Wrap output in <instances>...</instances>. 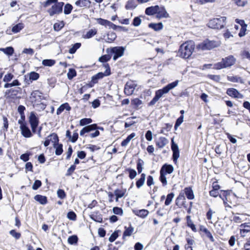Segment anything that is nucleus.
I'll list each match as a JSON object with an SVG mask.
<instances>
[{
	"label": "nucleus",
	"instance_id": "1",
	"mask_svg": "<svg viewBox=\"0 0 250 250\" xmlns=\"http://www.w3.org/2000/svg\"><path fill=\"white\" fill-rule=\"evenodd\" d=\"M195 48L194 42L189 41L183 43L180 47L177 55L184 59L189 58Z\"/></svg>",
	"mask_w": 250,
	"mask_h": 250
},
{
	"label": "nucleus",
	"instance_id": "2",
	"mask_svg": "<svg viewBox=\"0 0 250 250\" xmlns=\"http://www.w3.org/2000/svg\"><path fill=\"white\" fill-rule=\"evenodd\" d=\"M20 119L18 120V124L20 125V128L21 135L25 138L32 137V132L25 121V114H21Z\"/></svg>",
	"mask_w": 250,
	"mask_h": 250
},
{
	"label": "nucleus",
	"instance_id": "3",
	"mask_svg": "<svg viewBox=\"0 0 250 250\" xmlns=\"http://www.w3.org/2000/svg\"><path fill=\"white\" fill-rule=\"evenodd\" d=\"M236 59L232 55H229L223 58L221 62H217L213 65V68L215 69H221L229 67L234 65L236 62Z\"/></svg>",
	"mask_w": 250,
	"mask_h": 250
},
{
	"label": "nucleus",
	"instance_id": "4",
	"mask_svg": "<svg viewBox=\"0 0 250 250\" xmlns=\"http://www.w3.org/2000/svg\"><path fill=\"white\" fill-rule=\"evenodd\" d=\"M171 89H172V83H168L162 89L156 90L154 97L152 100L148 103V105L149 106L154 105L161 97H163L165 94L167 93Z\"/></svg>",
	"mask_w": 250,
	"mask_h": 250
},
{
	"label": "nucleus",
	"instance_id": "5",
	"mask_svg": "<svg viewBox=\"0 0 250 250\" xmlns=\"http://www.w3.org/2000/svg\"><path fill=\"white\" fill-rule=\"evenodd\" d=\"M172 173V165L165 164L160 169V176L159 179L162 182L163 186L167 184V180L166 178V175L167 174H170Z\"/></svg>",
	"mask_w": 250,
	"mask_h": 250
},
{
	"label": "nucleus",
	"instance_id": "6",
	"mask_svg": "<svg viewBox=\"0 0 250 250\" xmlns=\"http://www.w3.org/2000/svg\"><path fill=\"white\" fill-rule=\"evenodd\" d=\"M220 44V42H219L206 39L202 42L199 43L197 45V48L203 50H210L219 46Z\"/></svg>",
	"mask_w": 250,
	"mask_h": 250
},
{
	"label": "nucleus",
	"instance_id": "7",
	"mask_svg": "<svg viewBox=\"0 0 250 250\" xmlns=\"http://www.w3.org/2000/svg\"><path fill=\"white\" fill-rule=\"evenodd\" d=\"M28 122L31 128L32 134H36L39 124V119L35 112H30L28 117Z\"/></svg>",
	"mask_w": 250,
	"mask_h": 250
},
{
	"label": "nucleus",
	"instance_id": "8",
	"mask_svg": "<svg viewBox=\"0 0 250 250\" xmlns=\"http://www.w3.org/2000/svg\"><path fill=\"white\" fill-rule=\"evenodd\" d=\"M226 20V18L225 17L214 18L209 21L208 25L209 28L212 29H221L224 27Z\"/></svg>",
	"mask_w": 250,
	"mask_h": 250
},
{
	"label": "nucleus",
	"instance_id": "9",
	"mask_svg": "<svg viewBox=\"0 0 250 250\" xmlns=\"http://www.w3.org/2000/svg\"><path fill=\"white\" fill-rule=\"evenodd\" d=\"M103 66L106 68L104 73L99 72L97 74L93 76L91 78L92 83H97L98 80L102 79L104 76H108L111 74L110 68L108 63H104Z\"/></svg>",
	"mask_w": 250,
	"mask_h": 250
},
{
	"label": "nucleus",
	"instance_id": "10",
	"mask_svg": "<svg viewBox=\"0 0 250 250\" xmlns=\"http://www.w3.org/2000/svg\"><path fill=\"white\" fill-rule=\"evenodd\" d=\"M64 5V2H58L52 6L51 8L47 10L50 16H53L55 14H60L62 12V8Z\"/></svg>",
	"mask_w": 250,
	"mask_h": 250
},
{
	"label": "nucleus",
	"instance_id": "11",
	"mask_svg": "<svg viewBox=\"0 0 250 250\" xmlns=\"http://www.w3.org/2000/svg\"><path fill=\"white\" fill-rule=\"evenodd\" d=\"M21 88L19 87L10 88L5 91L4 96L7 99H14L18 94H21Z\"/></svg>",
	"mask_w": 250,
	"mask_h": 250
},
{
	"label": "nucleus",
	"instance_id": "12",
	"mask_svg": "<svg viewBox=\"0 0 250 250\" xmlns=\"http://www.w3.org/2000/svg\"><path fill=\"white\" fill-rule=\"evenodd\" d=\"M110 50V53L114 54L113 59L116 61L124 55L125 48L123 46H115L111 48Z\"/></svg>",
	"mask_w": 250,
	"mask_h": 250
},
{
	"label": "nucleus",
	"instance_id": "13",
	"mask_svg": "<svg viewBox=\"0 0 250 250\" xmlns=\"http://www.w3.org/2000/svg\"><path fill=\"white\" fill-rule=\"evenodd\" d=\"M42 94V93L39 90H35L31 93L30 99L33 104L40 102L42 100L44 99V97Z\"/></svg>",
	"mask_w": 250,
	"mask_h": 250
},
{
	"label": "nucleus",
	"instance_id": "14",
	"mask_svg": "<svg viewBox=\"0 0 250 250\" xmlns=\"http://www.w3.org/2000/svg\"><path fill=\"white\" fill-rule=\"evenodd\" d=\"M25 81L27 84H30L29 81L31 83L33 81L37 80L40 77V74L35 71H32L30 73L24 76Z\"/></svg>",
	"mask_w": 250,
	"mask_h": 250
},
{
	"label": "nucleus",
	"instance_id": "15",
	"mask_svg": "<svg viewBox=\"0 0 250 250\" xmlns=\"http://www.w3.org/2000/svg\"><path fill=\"white\" fill-rule=\"evenodd\" d=\"M97 127V125L96 124L86 125L81 129L80 135V136H83L86 133H89L90 131L96 130Z\"/></svg>",
	"mask_w": 250,
	"mask_h": 250
},
{
	"label": "nucleus",
	"instance_id": "16",
	"mask_svg": "<svg viewBox=\"0 0 250 250\" xmlns=\"http://www.w3.org/2000/svg\"><path fill=\"white\" fill-rule=\"evenodd\" d=\"M227 94L229 96L236 98L242 99L243 95L235 88H229L227 91Z\"/></svg>",
	"mask_w": 250,
	"mask_h": 250
},
{
	"label": "nucleus",
	"instance_id": "17",
	"mask_svg": "<svg viewBox=\"0 0 250 250\" xmlns=\"http://www.w3.org/2000/svg\"><path fill=\"white\" fill-rule=\"evenodd\" d=\"M89 216L90 218L95 222L98 223L103 222L102 215L100 213L99 211H93Z\"/></svg>",
	"mask_w": 250,
	"mask_h": 250
},
{
	"label": "nucleus",
	"instance_id": "18",
	"mask_svg": "<svg viewBox=\"0 0 250 250\" xmlns=\"http://www.w3.org/2000/svg\"><path fill=\"white\" fill-rule=\"evenodd\" d=\"M136 85L134 83H127L124 88L125 93L127 95H130L133 94Z\"/></svg>",
	"mask_w": 250,
	"mask_h": 250
},
{
	"label": "nucleus",
	"instance_id": "19",
	"mask_svg": "<svg viewBox=\"0 0 250 250\" xmlns=\"http://www.w3.org/2000/svg\"><path fill=\"white\" fill-rule=\"evenodd\" d=\"M169 16L165 8L163 6H159V9L157 10L156 15V18L160 19L163 18H167Z\"/></svg>",
	"mask_w": 250,
	"mask_h": 250
},
{
	"label": "nucleus",
	"instance_id": "20",
	"mask_svg": "<svg viewBox=\"0 0 250 250\" xmlns=\"http://www.w3.org/2000/svg\"><path fill=\"white\" fill-rule=\"evenodd\" d=\"M159 9V5L151 6L147 7L145 10V14L148 16L157 14V10Z\"/></svg>",
	"mask_w": 250,
	"mask_h": 250
},
{
	"label": "nucleus",
	"instance_id": "21",
	"mask_svg": "<svg viewBox=\"0 0 250 250\" xmlns=\"http://www.w3.org/2000/svg\"><path fill=\"white\" fill-rule=\"evenodd\" d=\"M180 154L178 146L173 141V161L175 164L177 163V160Z\"/></svg>",
	"mask_w": 250,
	"mask_h": 250
},
{
	"label": "nucleus",
	"instance_id": "22",
	"mask_svg": "<svg viewBox=\"0 0 250 250\" xmlns=\"http://www.w3.org/2000/svg\"><path fill=\"white\" fill-rule=\"evenodd\" d=\"M71 107L67 103L62 104L57 110V114L58 115L61 114L64 109L69 111L71 110Z\"/></svg>",
	"mask_w": 250,
	"mask_h": 250
},
{
	"label": "nucleus",
	"instance_id": "23",
	"mask_svg": "<svg viewBox=\"0 0 250 250\" xmlns=\"http://www.w3.org/2000/svg\"><path fill=\"white\" fill-rule=\"evenodd\" d=\"M240 234L242 236H245L246 233L250 232V223H244L240 225Z\"/></svg>",
	"mask_w": 250,
	"mask_h": 250
},
{
	"label": "nucleus",
	"instance_id": "24",
	"mask_svg": "<svg viewBox=\"0 0 250 250\" xmlns=\"http://www.w3.org/2000/svg\"><path fill=\"white\" fill-rule=\"evenodd\" d=\"M34 199L42 205H45L47 203V198L45 196L37 194L34 196Z\"/></svg>",
	"mask_w": 250,
	"mask_h": 250
},
{
	"label": "nucleus",
	"instance_id": "25",
	"mask_svg": "<svg viewBox=\"0 0 250 250\" xmlns=\"http://www.w3.org/2000/svg\"><path fill=\"white\" fill-rule=\"evenodd\" d=\"M75 4L80 7H88L91 4V1L89 0H78Z\"/></svg>",
	"mask_w": 250,
	"mask_h": 250
},
{
	"label": "nucleus",
	"instance_id": "26",
	"mask_svg": "<svg viewBox=\"0 0 250 250\" xmlns=\"http://www.w3.org/2000/svg\"><path fill=\"white\" fill-rule=\"evenodd\" d=\"M148 26L149 28L153 29L154 31H159L163 28V24L162 22L158 23H150L148 24Z\"/></svg>",
	"mask_w": 250,
	"mask_h": 250
},
{
	"label": "nucleus",
	"instance_id": "27",
	"mask_svg": "<svg viewBox=\"0 0 250 250\" xmlns=\"http://www.w3.org/2000/svg\"><path fill=\"white\" fill-rule=\"evenodd\" d=\"M133 212L135 215L143 218H144L146 216H147L149 212L147 210L145 209H142L140 210H133Z\"/></svg>",
	"mask_w": 250,
	"mask_h": 250
},
{
	"label": "nucleus",
	"instance_id": "28",
	"mask_svg": "<svg viewBox=\"0 0 250 250\" xmlns=\"http://www.w3.org/2000/svg\"><path fill=\"white\" fill-rule=\"evenodd\" d=\"M186 202L185 197L184 195H180L176 200V204L179 207L184 206L185 208H187L185 206V202Z\"/></svg>",
	"mask_w": 250,
	"mask_h": 250
},
{
	"label": "nucleus",
	"instance_id": "29",
	"mask_svg": "<svg viewBox=\"0 0 250 250\" xmlns=\"http://www.w3.org/2000/svg\"><path fill=\"white\" fill-rule=\"evenodd\" d=\"M245 215L244 214H236L231 219V221H233L236 223H240L244 221Z\"/></svg>",
	"mask_w": 250,
	"mask_h": 250
},
{
	"label": "nucleus",
	"instance_id": "30",
	"mask_svg": "<svg viewBox=\"0 0 250 250\" xmlns=\"http://www.w3.org/2000/svg\"><path fill=\"white\" fill-rule=\"evenodd\" d=\"M53 147L55 149V154L56 155H60L63 152V145L61 143H57L53 144Z\"/></svg>",
	"mask_w": 250,
	"mask_h": 250
},
{
	"label": "nucleus",
	"instance_id": "31",
	"mask_svg": "<svg viewBox=\"0 0 250 250\" xmlns=\"http://www.w3.org/2000/svg\"><path fill=\"white\" fill-rule=\"evenodd\" d=\"M136 0H128L125 6V9L127 10L135 9L137 6Z\"/></svg>",
	"mask_w": 250,
	"mask_h": 250
},
{
	"label": "nucleus",
	"instance_id": "32",
	"mask_svg": "<svg viewBox=\"0 0 250 250\" xmlns=\"http://www.w3.org/2000/svg\"><path fill=\"white\" fill-rule=\"evenodd\" d=\"M126 192V189H116L114 191V194L116 196V201H118L119 198H121L123 197L125 193Z\"/></svg>",
	"mask_w": 250,
	"mask_h": 250
},
{
	"label": "nucleus",
	"instance_id": "33",
	"mask_svg": "<svg viewBox=\"0 0 250 250\" xmlns=\"http://www.w3.org/2000/svg\"><path fill=\"white\" fill-rule=\"evenodd\" d=\"M0 51L3 52L5 54L9 56H12L14 52V48L12 46H9L6 48H0Z\"/></svg>",
	"mask_w": 250,
	"mask_h": 250
},
{
	"label": "nucleus",
	"instance_id": "34",
	"mask_svg": "<svg viewBox=\"0 0 250 250\" xmlns=\"http://www.w3.org/2000/svg\"><path fill=\"white\" fill-rule=\"evenodd\" d=\"M145 180L146 174L145 173H142L141 175V177L138 179L136 182V186L138 188H140L144 185Z\"/></svg>",
	"mask_w": 250,
	"mask_h": 250
},
{
	"label": "nucleus",
	"instance_id": "35",
	"mask_svg": "<svg viewBox=\"0 0 250 250\" xmlns=\"http://www.w3.org/2000/svg\"><path fill=\"white\" fill-rule=\"evenodd\" d=\"M227 79L229 81H230L232 82L240 83H244L243 80L240 77H239L237 76H228Z\"/></svg>",
	"mask_w": 250,
	"mask_h": 250
},
{
	"label": "nucleus",
	"instance_id": "36",
	"mask_svg": "<svg viewBox=\"0 0 250 250\" xmlns=\"http://www.w3.org/2000/svg\"><path fill=\"white\" fill-rule=\"evenodd\" d=\"M135 136V133L133 132L127 136V137L124 139L121 143L122 146H125L130 141V140Z\"/></svg>",
	"mask_w": 250,
	"mask_h": 250
},
{
	"label": "nucleus",
	"instance_id": "37",
	"mask_svg": "<svg viewBox=\"0 0 250 250\" xmlns=\"http://www.w3.org/2000/svg\"><path fill=\"white\" fill-rule=\"evenodd\" d=\"M125 230L123 233V237L130 236L134 230V228L131 226V224H129V227H125Z\"/></svg>",
	"mask_w": 250,
	"mask_h": 250
},
{
	"label": "nucleus",
	"instance_id": "38",
	"mask_svg": "<svg viewBox=\"0 0 250 250\" xmlns=\"http://www.w3.org/2000/svg\"><path fill=\"white\" fill-rule=\"evenodd\" d=\"M167 143V140L164 137H160L159 139L156 141L157 146L159 148H163Z\"/></svg>",
	"mask_w": 250,
	"mask_h": 250
},
{
	"label": "nucleus",
	"instance_id": "39",
	"mask_svg": "<svg viewBox=\"0 0 250 250\" xmlns=\"http://www.w3.org/2000/svg\"><path fill=\"white\" fill-rule=\"evenodd\" d=\"M97 30L95 29H91L89 30L85 35L83 36L84 39H90L93 37L94 35L97 34Z\"/></svg>",
	"mask_w": 250,
	"mask_h": 250
},
{
	"label": "nucleus",
	"instance_id": "40",
	"mask_svg": "<svg viewBox=\"0 0 250 250\" xmlns=\"http://www.w3.org/2000/svg\"><path fill=\"white\" fill-rule=\"evenodd\" d=\"M24 28V24L22 23H19L15 25L12 28V31L14 33L19 32Z\"/></svg>",
	"mask_w": 250,
	"mask_h": 250
},
{
	"label": "nucleus",
	"instance_id": "41",
	"mask_svg": "<svg viewBox=\"0 0 250 250\" xmlns=\"http://www.w3.org/2000/svg\"><path fill=\"white\" fill-rule=\"evenodd\" d=\"M21 83H20L18 80L16 79L14 80L12 83H6L4 85V87L5 88H7L9 87H11L13 86H20L21 85Z\"/></svg>",
	"mask_w": 250,
	"mask_h": 250
},
{
	"label": "nucleus",
	"instance_id": "42",
	"mask_svg": "<svg viewBox=\"0 0 250 250\" xmlns=\"http://www.w3.org/2000/svg\"><path fill=\"white\" fill-rule=\"evenodd\" d=\"M78 237L76 235H73L68 238V243L70 245L77 244L78 242Z\"/></svg>",
	"mask_w": 250,
	"mask_h": 250
},
{
	"label": "nucleus",
	"instance_id": "43",
	"mask_svg": "<svg viewBox=\"0 0 250 250\" xmlns=\"http://www.w3.org/2000/svg\"><path fill=\"white\" fill-rule=\"evenodd\" d=\"M55 61L52 59H44L42 61V64L46 66H52L55 64Z\"/></svg>",
	"mask_w": 250,
	"mask_h": 250
},
{
	"label": "nucleus",
	"instance_id": "44",
	"mask_svg": "<svg viewBox=\"0 0 250 250\" xmlns=\"http://www.w3.org/2000/svg\"><path fill=\"white\" fill-rule=\"evenodd\" d=\"M185 193L188 199L192 200L194 197L193 191L190 188H185Z\"/></svg>",
	"mask_w": 250,
	"mask_h": 250
},
{
	"label": "nucleus",
	"instance_id": "45",
	"mask_svg": "<svg viewBox=\"0 0 250 250\" xmlns=\"http://www.w3.org/2000/svg\"><path fill=\"white\" fill-rule=\"evenodd\" d=\"M200 230L204 232L206 234V236L208 237L212 242L214 241V239L212 234L207 228L202 227L200 228Z\"/></svg>",
	"mask_w": 250,
	"mask_h": 250
},
{
	"label": "nucleus",
	"instance_id": "46",
	"mask_svg": "<svg viewBox=\"0 0 250 250\" xmlns=\"http://www.w3.org/2000/svg\"><path fill=\"white\" fill-rule=\"evenodd\" d=\"M64 26V22L62 21L60 22H56L53 25V28L55 31H59L61 30Z\"/></svg>",
	"mask_w": 250,
	"mask_h": 250
},
{
	"label": "nucleus",
	"instance_id": "47",
	"mask_svg": "<svg viewBox=\"0 0 250 250\" xmlns=\"http://www.w3.org/2000/svg\"><path fill=\"white\" fill-rule=\"evenodd\" d=\"M81 46V43L79 42H77L73 45L72 47H71L69 50V53L70 54H74L77 50L79 49Z\"/></svg>",
	"mask_w": 250,
	"mask_h": 250
},
{
	"label": "nucleus",
	"instance_id": "48",
	"mask_svg": "<svg viewBox=\"0 0 250 250\" xmlns=\"http://www.w3.org/2000/svg\"><path fill=\"white\" fill-rule=\"evenodd\" d=\"M77 72L75 69L69 68L67 76L69 80H72L74 77L76 76Z\"/></svg>",
	"mask_w": 250,
	"mask_h": 250
},
{
	"label": "nucleus",
	"instance_id": "49",
	"mask_svg": "<svg viewBox=\"0 0 250 250\" xmlns=\"http://www.w3.org/2000/svg\"><path fill=\"white\" fill-rule=\"evenodd\" d=\"M49 137V139L51 140V141L53 143V144L59 143V139L57 134L56 133H52L50 135L48 136Z\"/></svg>",
	"mask_w": 250,
	"mask_h": 250
},
{
	"label": "nucleus",
	"instance_id": "50",
	"mask_svg": "<svg viewBox=\"0 0 250 250\" xmlns=\"http://www.w3.org/2000/svg\"><path fill=\"white\" fill-rule=\"evenodd\" d=\"M187 221L188 226L190 227L193 231L196 232L197 231L195 225L190 219V217L189 216H188L187 217Z\"/></svg>",
	"mask_w": 250,
	"mask_h": 250
},
{
	"label": "nucleus",
	"instance_id": "51",
	"mask_svg": "<svg viewBox=\"0 0 250 250\" xmlns=\"http://www.w3.org/2000/svg\"><path fill=\"white\" fill-rule=\"evenodd\" d=\"M129 173V177L130 179H133L137 175V172L134 169L127 168L125 169Z\"/></svg>",
	"mask_w": 250,
	"mask_h": 250
},
{
	"label": "nucleus",
	"instance_id": "52",
	"mask_svg": "<svg viewBox=\"0 0 250 250\" xmlns=\"http://www.w3.org/2000/svg\"><path fill=\"white\" fill-rule=\"evenodd\" d=\"M107 41L106 42H113L117 38L116 33L113 32L108 33L107 34Z\"/></svg>",
	"mask_w": 250,
	"mask_h": 250
},
{
	"label": "nucleus",
	"instance_id": "53",
	"mask_svg": "<svg viewBox=\"0 0 250 250\" xmlns=\"http://www.w3.org/2000/svg\"><path fill=\"white\" fill-rule=\"evenodd\" d=\"M92 120L91 118H83L80 121V125L84 126L91 124L92 122Z\"/></svg>",
	"mask_w": 250,
	"mask_h": 250
},
{
	"label": "nucleus",
	"instance_id": "54",
	"mask_svg": "<svg viewBox=\"0 0 250 250\" xmlns=\"http://www.w3.org/2000/svg\"><path fill=\"white\" fill-rule=\"evenodd\" d=\"M72 9V5L70 3H66L64 7V14L65 15H68L70 14Z\"/></svg>",
	"mask_w": 250,
	"mask_h": 250
},
{
	"label": "nucleus",
	"instance_id": "55",
	"mask_svg": "<svg viewBox=\"0 0 250 250\" xmlns=\"http://www.w3.org/2000/svg\"><path fill=\"white\" fill-rule=\"evenodd\" d=\"M32 155V153L30 152H27L25 153L21 154L20 156V159L23 162H27L29 159L30 156Z\"/></svg>",
	"mask_w": 250,
	"mask_h": 250
},
{
	"label": "nucleus",
	"instance_id": "56",
	"mask_svg": "<svg viewBox=\"0 0 250 250\" xmlns=\"http://www.w3.org/2000/svg\"><path fill=\"white\" fill-rule=\"evenodd\" d=\"M111 58V57L110 55H104L99 58V61L103 63H105L109 61Z\"/></svg>",
	"mask_w": 250,
	"mask_h": 250
},
{
	"label": "nucleus",
	"instance_id": "57",
	"mask_svg": "<svg viewBox=\"0 0 250 250\" xmlns=\"http://www.w3.org/2000/svg\"><path fill=\"white\" fill-rule=\"evenodd\" d=\"M144 161L141 159H139L137 163V169L138 170V173H141L143 170V165L144 164Z\"/></svg>",
	"mask_w": 250,
	"mask_h": 250
},
{
	"label": "nucleus",
	"instance_id": "58",
	"mask_svg": "<svg viewBox=\"0 0 250 250\" xmlns=\"http://www.w3.org/2000/svg\"><path fill=\"white\" fill-rule=\"evenodd\" d=\"M112 211L114 214L119 215H122L124 212L123 209L121 208L118 207H114Z\"/></svg>",
	"mask_w": 250,
	"mask_h": 250
},
{
	"label": "nucleus",
	"instance_id": "59",
	"mask_svg": "<svg viewBox=\"0 0 250 250\" xmlns=\"http://www.w3.org/2000/svg\"><path fill=\"white\" fill-rule=\"evenodd\" d=\"M33 106L36 107H38L40 110H43L46 106V104L40 102H37L33 104Z\"/></svg>",
	"mask_w": 250,
	"mask_h": 250
},
{
	"label": "nucleus",
	"instance_id": "60",
	"mask_svg": "<svg viewBox=\"0 0 250 250\" xmlns=\"http://www.w3.org/2000/svg\"><path fill=\"white\" fill-rule=\"evenodd\" d=\"M67 217L70 220L75 221L77 218V215L74 211H70L67 214Z\"/></svg>",
	"mask_w": 250,
	"mask_h": 250
},
{
	"label": "nucleus",
	"instance_id": "61",
	"mask_svg": "<svg viewBox=\"0 0 250 250\" xmlns=\"http://www.w3.org/2000/svg\"><path fill=\"white\" fill-rule=\"evenodd\" d=\"M141 22L142 20L140 17H135L133 20L132 24L134 26H138L141 24Z\"/></svg>",
	"mask_w": 250,
	"mask_h": 250
},
{
	"label": "nucleus",
	"instance_id": "62",
	"mask_svg": "<svg viewBox=\"0 0 250 250\" xmlns=\"http://www.w3.org/2000/svg\"><path fill=\"white\" fill-rule=\"evenodd\" d=\"M76 166L75 165H71L70 167L67 169V172L65 174L66 176H70L74 172L75 170Z\"/></svg>",
	"mask_w": 250,
	"mask_h": 250
},
{
	"label": "nucleus",
	"instance_id": "63",
	"mask_svg": "<svg viewBox=\"0 0 250 250\" xmlns=\"http://www.w3.org/2000/svg\"><path fill=\"white\" fill-rule=\"evenodd\" d=\"M57 195L60 199H63L66 197V193L63 189H59L57 191Z\"/></svg>",
	"mask_w": 250,
	"mask_h": 250
},
{
	"label": "nucleus",
	"instance_id": "64",
	"mask_svg": "<svg viewBox=\"0 0 250 250\" xmlns=\"http://www.w3.org/2000/svg\"><path fill=\"white\" fill-rule=\"evenodd\" d=\"M241 55L243 59H247L250 60V53L248 50H243L241 53Z\"/></svg>",
	"mask_w": 250,
	"mask_h": 250
}]
</instances>
